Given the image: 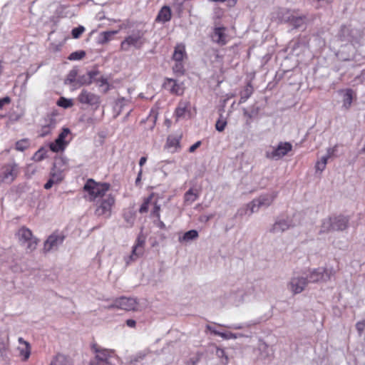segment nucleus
<instances>
[{"instance_id": "1", "label": "nucleus", "mask_w": 365, "mask_h": 365, "mask_svg": "<svg viewBox=\"0 0 365 365\" xmlns=\"http://www.w3.org/2000/svg\"><path fill=\"white\" fill-rule=\"evenodd\" d=\"M349 217L339 215L328 217L322 222L319 234L330 232H342L349 227Z\"/></svg>"}, {"instance_id": "2", "label": "nucleus", "mask_w": 365, "mask_h": 365, "mask_svg": "<svg viewBox=\"0 0 365 365\" xmlns=\"http://www.w3.org/2000/svg\"><path fill=\"white\" fill-rule=\"evenodd\" d=\"M277 196V192L262 195L259 197L254 199L250 203L247 204V208L238 210L236 215L242 216L246 214L248 208L250 210V214L258 212V210L262 207L267 208L272 203Z\"/></svg>"}, {"instance_id": "3", "label": "nucleus", "mask_w": 365, "mask_h": 365, "mask_svg": "<svg viewBox=\"0 0 365 365\" xmlns=\"http://www.w3.org/2000/svg\"><path fill=\"white\" fill-rule=\"evenodd\" d=\"M363 33L360 29L349 26H342L337 34V37L342 43H350L352 45L358 44L362 38Z\"/></svg>"}, {"instance_id": "4", "label": "nucleus", "mask_w": 365, "mask_h": 365, "mask_svg": "<svg viewBox=\"0 0 365 365\" xmlns=\"http://www.w3.org/2000/svg\"><path fill=\"white\" fill-rule=\"evenodd\" d=\"M109 188L110 185L108 183H98L93 179L88 180L83 187V189L88 192L91 200H95L97 197L104 196Z\"/></svg>"}, {"instance_id": "5", "label": "nucleus", "mask_w": 365, "mask_h": 365, "mask_svg": "<svg viewBox=\"0 0 365 365\" xmlns=\"http://www.w3.org/2000/svg\"><path fill=\"white\" fill-rule=\"evenodd\" d=\"M16 235L20 245L25 247L28 252H32L36 248L38 240L33 236L29 229L22 227L18 230Z\"/></svg>"}, {"instance_id": "6", "label": "nucleus", "mask_w": 365, "mask_h": 365, "mask_svg": "<svg viewBox=\"0 0 365 365\" xmlns=\"http://www.w3.org/2000/svg\"><path fill=\"white\" fill-rule=\"evenodd\" d=\"M143 34L140 31L133 33L121 42V49L129 51L131 47L139 49L144 44Z\"/></svg>"}, {"instance_id": "7", "label": "nucleus", "mask_w": 365, "mask_h": 365, "mask_svg": "<svg viewBox=\"0 0 365 365\" xmlns=\"http://www.w3.org/2000/svg\"><path fill=\"white\" fill-rule=\"evenodd\" d=\"M335 271L333 268L319 267L313 269L307 277L308 282H318L320 281L326 282L329 280L334 275Z\"/></svg>"}, {"instance_id": "8", "label": "nucleus", "mask_w": 365, "mask_h": 365, "mask_svg": "<svg viewBox=\"0 0 365 365\" xmlns=\"http://www.w3.org/2000/svg\"><path fill=\"white\" fill-rule=\"evenodd\" d=\"M292 145L288 142H281L277 146L273 148L271 151L267 150L265 153L267 158L272 160H279L286 155L288 152L292 150Z\"/></svg>"}, {"instance_id": "9", "label": "nucleus", "mask_w": 365, "mask_h": 365, "mask_svg": "<svg viewBox=\"0 0 365 365\" xmlns=\"http://www.w3.org/2000/svg\"><path fill=\"white\" fill-rule=\"evenodd\" d=\"M307 277L302 276H293L287 284V288L294 294H297L304 291L308 284Z\"/></svg>"}, {"instance_id": "10", "label": "nucleus", "mask_w": 365, "mask_h": 365, "mask_svg": "<svg viewBox=\"0 0 365 365\" xmlns=\"http://www.w3.org/2000/svg\"><path fill=\"white\" fill-rule=\"evenodd\" d=\"M144 244L145 240L139 236L137 238L136 244L132 248L131 254L128 257H125V261L127 266L136 261L143 255Z\"/></svg>"}, {"instance_id": "11", "label": "nucleus", "mask_w": 365, "mask_h": 365, "mask_svg": "<svg viewBox=\"0 0 365 365\" xmlns=\"http://www.w3.org/2000/svg\"><path fill=\"white\" fill-rule=\"evenodd\" d=\"M115 202L114 198L111 195H108L103 199L100 205L96 209V214L98 216L110 217L111 214V207Z\"/></svg>"}, {"instance_id": "12", "label": "nucleus", "mask_w": 365, "mask_h": 365, "mask_svg": "<svg viewBox=\"0 0 365 365\" xmlns=\"http://www.w3.org/2000/svg\"><path fill=\"white\" fill-rule=\"evenodd\" d=\"M78 100L81 103L98 107L100 104V97L88 91L83 89L79 94Z\"/></svg>"}, {"instance_id": "13", "label": "nucleus", "mask_w": 365, "mask_h": 365, "mask_svg": "<svg viewBox=\"0 0 365 365\" xmlns=\"http://www.w3.org/2000/svg\"><path fill=\"white\" fill-rule=\"evenodd\" d=\"M64 238L65 236L61 233H53L44 242L43 250L47 252L56 250L63 243Z\"/></svg>"}, {"instance_id": "14", "label": "nucleus", "mask_w": 365, "mask_h": 365, "mask_svg": "<svg viewBox=\"0 0 365 365\" xmlns=\"http://www.w3.org/2000/svg\"><path fill=\"white\" fill-rule=\"evenodd\" d=\"M292 226V221L289 219L278 218L269 228V232L273 235H279L288 230Z\"/></svg>"}, {"instance_id": "15", "label": "nucleus", "mask_w": 365, "mask_h": 365, "mask_svg": "<svg viewBox=\"0 0 365 365\" xmlns=\"http://www.w3.org/2000/svg\"><path fill=\"white\" fill-rule=\"evenodd\" d=\"M70 133V130L68 128H63L61 133L58 135V138L53 143H50L49 147L51 150L55 153L63 150L66 145L65 138Z\"/></svg>"}, {"instance_id": "16", "label": "nucleus", "mask_w": 365, "mask_h": 365, "mask_svg": "<svg viewBox=\"0 0 365 365\" xmlns=\"http://www.w3.org/2000/svg\"><path fill=\"white\" fill-rule=\"evenodd\" d=\"M257 359L262 361H269L273 354L272 349L264 341H259L255 350Z\"/></svg>"}, {"instance_id": "17", "label": "nucleus", "mask_w": 365, "mask_h": 365, "mask_svg": "<svg viewBox=\"0 0 365 365\" xmlns=\"http://www.w3.org/2000/svg\"><path fill=\"white\" fill-rule=\"evenodd\" d=\"M118 309L133 311L136 309L137 302L134 298L122 297L116 299Z\"/></svg>"}, {"instance_id": "18", "label": "nucleus", "mask_w": 365, "mask_h": 365, "mask_svg": "<svg viewBox=\"0 0 365 365\" xmlns=\"http://www.w3.org/2000/svg\"><path fill=\"white\" fill-rule=\"evenodd\" d=\"M19 346L17 351H19V356L21 357L23 361H26L31 354V346L30 344L25 341L22 337L18 339Z\"/></svg>"}, {"instance_id": "19", "label": "nucleus", "mask_w": 365, "mask_h": 365, "mask_svg": "<svg viewBox=\"0 0 365 365\" xmlns=\"http://www.w3.org/2000/svg\"><path fill=\"white\" fill-rule=\"evenodd\" d=\"M92 349L96 353V357L94 359L105 362H108V359L113 353L111 350L102 349L97 344H93Z\"/></svg>"}, {"instance_id": "20", "label": "nucleus", "mask_w": 365, "mask_h": 365, "mask_svg": "<svg viewBox=\"0 0 365 365\" xmlns=\"http://www.w3.org/2000/svg\"><path fill=\"white\" fill-rule=\"evenodd\" d=\"M56 120L53 115H48L45 118V124L42 126L40 136L44 137L51 133L56 126Z\"/></svg>"}, {"instance_id": "21", "label": "nucleus", "mask_w": 365, "mask_h": 365, "mask_svg": "<svg viewBox=\"0 0 365 365\" xmlns=\"http://www.w3.org/2000/svg\"><path fill=\"white\" fill-rule=\"evenodd\" d=\"M224 27L215 28L213 35L212 36V41L219 45L223 46L227 43V36L224 32Z\"/></svg>"}, {"instance_id": "22", "label": "nucleus", "mask_w": 365, "mask_h": 365, "mask_svg": "<svg viewBox=\"0 0 365 365\" xmlns=\"http://www.w3.org/2000/svg\"><path fill=\"white\" fill-rule=\"evenodd\" d=\"M170 19H171L170 8L168 6H163L156 17V21L165 23V22L169 21L170 20Z\"/></svg>"}, {"instance_id": "23", "label": "nucleus", "mask_w": 365, "mask_h": 365, "mask_svg": "<svg viewBox=\"0 0 365 365\" xmlns=\"http://www.w3.org/2000/svg\"><path fill=\"white\" fill-rule=\"evenodd\" d=\"M163 87L168 89L172 93L179 95V86L177 84L176 81L173 78H166L163 83Z\"/></svg>"}, {"instance_id": "24", "label": "nucleus", "mask_w": 365, "mask_h": 365, "mask_svg": "<svg viewBox=\"0 0 365 365\" xmlns=\"http://www.w3.org/2000/svg\"><path fill=\"white\" fill-rule=\"evenodd\" d=\"M50 365H71V364L66 356L58 354L51 361Z\"/></svg>"}, {"instance_id": "25", "label": "nucleus", "mask_w": 365, "mask_h": 365, "mask_svg": "<svg viewBox=\"0 0 365 365\" xmlns=\"http://www.w3.org/2000/svg\"><path fill=\"white\" fill-rule=\"evenodd\" d=\"M185 55V48L182 44H178L175 46L173 58L175 61H182Z\"/></svg>"}, {"instance_id": "26", "label": "nucleus", "mask_w": 365, "mask_h": 365, "mask_svg": "<svg viewBox=\"0 0 365 365\" xmlns=\"http://www.w3.org/2000/svg\"><path fill=\"white\" fill-rule=\"evenodd\" d=\"M198 237V232L195 230H191L186 232L182 237H179V242H190Z\"/></svg>"}, {"instance_id": "27", "label": "nucleus", "mask_w": 365, "mask_h": 365, "mask_svg": "<svg viewBox=\"0 0 365 365\" xmlns=\"http://www.w3.org/2000/svg\"><path fill=\"white\" fill-rule=\"evenodd\" d=\"M9 344V335L6 332L0 333V356H2L4 353L8 348Z\"/></svg>"}, {"instance_id": "28", "label": "nucleus", "mask_w": 365, "mask_h": 365, "mask_svg": "<svg viewBox=\"0 0 365 365\" xmlns=\"http://www.w3.org/2000/svg\"><path fill=\"white\" fill-rule=\"evenodd\" d=\"M213 334L215 335L221 336L224 339H237L238 337L249 336V335H245L242 334H234L232 332H220L218 331H213Z\"/></svg>"}, {"instance_id": "29", "label": "nucleus", "mask_w": 365, "mask_h": 365, "mask_svg": "<svg viewBox=\"0 0 365 365\" xmlns=\"http://www.w3.org/2000/svg\"><path fill=\"white\" fill-rule=\"evenodd\" d=\"M117 34L116 31H104L100 34L98 42L100 44H105L108 41H109L111 38V37Z\"/></svg>"}, {"instance_id": "30", "label": "nucleus", "mask_w": 365, "mask_h": 365, "mask_svg": "<svg viewBox=\"0 0 365 365\" xmlns=\"http://www.w3.org/2000/svg\"><path fill=\"white\" fill-rule=\"evenodd\" d=\"M77 75H78V69L76 68H73L68 73V75L64 81V83L69 84V85L73 83L74 85H77L76 84Z\"/></svg>"}, {"instance_id": "31", "label": "nucleus", "mask_w": 365, "mask_h": 365, "mask_svg": "<svg viewBox=\"0 0 365 365\" xmlns=\"http://www.w3.org/2000/svg\"><path fill=\"white\" fill-rule=\"evenodd\" d=\"M188 102H180L179 106L175 110V115L178 118L185 116V114L187 110Z\"/></svg>"}, {"instance_id": "32", "label": "nucleus", "mask_w": 365, "mask_h": 365, "mask_svg": "<svg viewBox=\"0 0 365 365\" xmlns=\"http://www.w3.org/2000/svg\"><path fill=\"white\" fill-rule=\"evenodd\" d=\"M305 24V17L304 16H293L292 17V21L290 24L294 29L302 28Z\"/></svg>"}, {"instance_id": "33", "label": "nucleus", "mask_w": 365, "mask_h": 365, "mask_svg": "<svg viewBox=\"0 0 365 365\" xmlns=\"http://www.w3.org/2000/svg\"><path fill=\"white\" fill-rule=\"evenodd\" d=\"M353 91L351 89H348L346 91V93L344 95V106L348 109L351 105L353 100Z\"/></svg>"}, {"instance_id": "34", "label": "nucleus", "mask_w": 365, "mask_h": 365, "mask_svg": "<svg viewBox=\"0 0 365 365\" xmlns=\"http://www.w3.org/2000/svg\"><path fill=\"white\" fill-rule=\"evenodd\" d=\"M197 194L194 192L192 189L187 190L184 196L185 202L188 204H192L197 199Z\"/></svg>"}, {"instance_id": "35", "label": "nucleus", "mask_w": 365, "mask_h": 365, "mask_svg": "<svg viewBox=\"0 0 365 365\" xmlns=\"http://www.w3.org/2000/svg\"><path fill=\"white\" fill-rule=\"evenodd\" d=\"M85 56H86V52L84 51H77L71 53L69 55V56L68 57V59L70 61L81 60L83 58H84Z\"/></svg>"}, {"instance_id": "36", "label": "nucleus", "mask_w": 365, "mask_h": 365, "mask_svg": "<svg viewBox=\"0 0 365 365\" xmlns=\"http://www.w3.org/2000/svg\"><path fill=\"white\" fill-rule=\"evenodd\" d=\"M29 141L28 139H22L16 143V149L19 151H24L29 147Z\"/></svg>"}, {"instance_id": "37", "label": "nucleus", "mask_w": 365, "mask_h": 365, "mask_svg": "<svg viewBox=\"0 0 365 365\" xmlns=\"http://www.w3.org/2000/svg\"><path fill=\"white\" fill-rule=\"evenodd\" d=\"M46 150L43 148H41L38 151H36L34 156L33 160L35 161L39 162L45 158L46 154Z\"/></svg>"}, {"instance_id": "38", "label": "nucleus", "mask_w": 365, "mask_h": 365, "mask_svg": "<svg viewBox=\"0 0 365 365\" xmlns=\"http://www.w3.org/2000/svg\"><path fill=\"white\" fill-rule=\"evenodd\" d=\"M57 105L62 108H68L73 106V102L71 99H67L64 97H61L57 102Z\"/></svg>"}, {"instance_id": "39", "label": "nucleus", "mask_w": 365, "mask_h": 365, "mask_svg": "<svg viewBox=\"0 0 365 365\" xmlns=\"http://www.w3.org/2000/svg\"><path fill=\"white\" fill-rule=\"evenodd\" d=\"M91 83V82L90 81V77L87 73L80 76L77 78L76 84L79 86L83 85H90Z\"/></svg>"}, {"instance_id": "40", "label": "nucleus", "mask_w": 365, "mask_h": 365, "mask_svg": "<svg viewBox=\"0 0 365 365\" xmlns=\"http://www.w3.org/2000/svg\"><path fill=\"white\" fill-rule=\"evenodd\" d=\"M279 15L282 21H284V22H289V24L292 21V17L294 16L290 13L289 11L285 9L282 10L279 13Z\"/></svg>"}, {"instance_id": "41", "label": "nucleus", "mask_w": 365, "mask_h": 365, "mask_svg": "<svg viewBox=\"0 0 365 365\" xmlns=\"http://www.w3.org/2000/svg\"><path fill=\"white\" fill-rule=\"evenodd\" d=\"M180 144V139L175 137H168L167 140L166 145L168 148H174L175 150Z\"/></svg>"}, {"instance_id": "42", "label": "nucleus", "mask_w": 365, "mask_h": 365, "mask_svg": "<svg viewBox=\"0 0 365 365\" xmlns=\"http://www.w3.org/2000/svg\"><path fill=\"white\" fill-rule=\"evenodd\" d=\"M154 195V193H152L148 198L145 199L143 203L141 205L139 209V212L140 213H145L148 212L150 202Z\"/></svg>"}, {"instance_id": "43", "label": "nucleus", "mask_w": 365, "mask_h": 365, "mask_svg": "<svg viewBox=\"0 0 365 365\" xmlns=\"http://www.w3.org/2000/svg\"><path fill=\"white\" fill-rule=\"evenodd\" d=\"M226 125H227L226 120L222 119V115H220V118L216 122L215 128L217 131L222 132L225 130Z\"/></svg>"}, {"instance_id": "44", "label": "nucleus", "mask_w": 365, "mask_h": 365, "mask_svg": "<svg viewBox=\"0 0 365 365\" xmlns=\"http://www.w3.org/2000/svg\"><path fill=\"white\" fill-rule=\"evenodd\" d=\"M37 168L36 166L32 164L28 165L25 170V175L27 178H31L36 173Z\"/></svg>"}, {"instance_id": "45", "label": "nucleus", "mask_w": 365, "mask_h": 365, "mask_svg": "<svg viewBox=\"0 0 365 365\" xmlns=\"http://www.w3.org/2000/svg\"><path fill=\"white\" fill-rule=\"evenodd\" d=\"M173 70L175 73L182 75L184 73V67L181 61H175L173 67Z\"/></svg>"}, {"instance_id": "46", "label": "nucleus", "mask_w": 365, "mask_h": 365, "mask_svg": "<svg viewBox=\"0 0 365 365\" xmlns=\"http://www.w3.org/2000/svg\"><path fill=\"white\" fill-rule=\"evenodd\" d=\"M85 28L83 26H79L76 28H74L72 31V36L74 38H78L84 32Z\"/></svg>"}, {"instance_id": "47", "label": "nucleus", "mask_w": 365, "mask_h": 365, "mask_svg": "<svg viewBox=\"0 0 365 365\" xmlns=\"http://www.w3.org/2000/svg\"><path fill=\"white\" fill-rule=\"evenodd\" d=\"M253 93V88L250 83H248L245 89L241 92V95L247 98V99L252 96Z\"/></svg>"}, {"instance_id": "48", "label": "nucleus", "mask_w": 365, "mask_h": 365, "mask_svg": "<svg viewBox=\"0 0 365 365\" xmlns=\"http://www.w3.org/2000/svg\"><path fill=\"white\" fill-rule=\"evenodd\" d=\"M50 178L53 180L54 183H58L63 180V175L61 172L51 173Z\"/></svg>"}, {"instance_id": "49", "label": "nucleus", "mask_w": 365, "mask_h": 365, "mask_svg": "<svg viewBox=\"0 0 365 365\" xmlns=\"http://www.w3.org/2000/svg\"><path fill=\"white\" fill-rule=\"evenodd\" d=\"M356 330H357L359 336H361L365 329V321L362 320V321L357 322L356 324Z\"/></svg>"}, {"instance_id": "50", "label": "nucleus", "mask_w": 365, "mask_h": 365, "mask_svg": "<svg viewBox=\"0 0 365 365\" xmlns=\"http://www.w3.org/2000/svg\"><path fill=\"white\" fill-rule=\"evenodd\" d=\"M160 206L157 204V202H155L154 207L152 211V215L157 217L158 220H159L160 215Z\"/></svg>"}, {"instance_id": "51", "label": "nucleus", "mask_w": 365, "mask_h": 365, "mask_svg": "<svg viewBox=\"0 0 365 365\" xmlns=\"http://www.w3.org/2000/svg\"><path fill=\"white\" fill-rule=\"evenodd\" d=\"M216 354L220 358L225 357V361L224 362L225 364H227L228 362V358L226 356L225 352V351L223 349H217V351H216Z\"/></svg>"}, {"instance_id": "52", "label": "nucleus", "mask_w": 365, "mask_h": 365, "mask_svg": "<svg viewBox=\"0 0 365 365\" xmlns=\"http://www.w3.org/2000/svg\"><path fill=\"white\" fill-rule=\"evenodd\" d=\"M10 102H11V98L9 96H6L4 98H1L0 99V110H1L5 105L10 103Z\"/></svg>"}, {"instance_id": "53", "label": "nucleus", "mask_w": 365, "mask_h": 365, "mask_svg": "<svg viewBox=\"0 0 365 365\" xmlns=\"http://www.w3.org/2000/svg\"><path fill=\"white\" fill-rule=\"evenodd\" d=\"M88 76L90 77V81L92 83L93 80L99 74V71L96 69L88 71Z\"/></svg>"}, {"instance_id": "54", "label": "nucleus", "mask_w": 365, "mask_h": 365, "mask_svg": "<svg viewBox=\"0 0 365 365\" xmlns=\"http://www.w3.org/2000/svg\"><path fill=\"white\" fill-rule=\"evenodd\" d=\"M124 218L127 222L130 225H133L134 222V217L131 213H125L124 214Z\"/></svg>"}, {"instance_id": "55", "label": "nucleus", "mask_w": 365, "mask_h": 365, "mask_svg": "<svg viewBox=\"0 0 365 365\" xmlns=\"http://www.w3.org/2000/svg\"><path fill=\"white\" fill-rule=\"evenodd\" d=\"M128 100L125 99L123 97H120V98H118V100L116 101V105L119 106L120 108H122L123 106H125L126 104V103H128Z\"/></svg>"}, {"instance_id": "56", "label": "nucleus", "mask_w": 365, "mask_h": 365, "mask_svg": "<svg viewBox=\"0 0 365 365\" xmlns=\"http://www.w3.org/2000/svg\"><path fill=\"white\" fill-rule=\"evenodd\" d=\"M90 365H110V364L109 362H105L103 361H101L96 359H93L92 361H91Z\"/></svg>"}, {"instance_id": "57", "label": "nucleus", "mask_w": 365, "mask_h": 365, "mask_svg": "<svg viewBox=\"0 0 365 365\" xmlns=\"http://www.w3.org/2000/svg\"><path fill=\"white\" fill-rule=\"evenodd\" d=\"M326 168V165L324 164V162L317 161L315 165V168L317 170L323 171Z\"/></svg>"}, {"instance_id": "58", "label": "nucleus", "mask_w": 365, "mask_h": 365, "mask_svg": "<svg viewBox=\"0 0 365 365\" xmlns=\"http://www.w3.org/2000/svg\"><path fill=\"white\" fill-rule=\"evenodd\" d=\"M336 151V146H334L333 148H329L327 150V156L328 158H331L332 155H334V153Z\"/></svg>"}, {"instance_id": "59", "label": "nucleus", "mask_w": 365, "mask_h": 365, "mask_svg": "<svg viewBox=\"0 0 365 365\" xmlns=\"http://www.w3.org/2000/svg\"><path fill=\"white\" fill-rule=\"evenodd\" d=\"M250 326H251V324H245L244 325H232V326L228 327V328L234 329H243L245 327H250Z\"/></svg>"}, {"instance_id": "60", "label": "nucleus", "mask_w": 365, "mask_h": 365, "mask_svg": "<svg viewBox=\"0 0 365 365\" xmlns=\"http://www.w3.org/2000/svg\"><path fill=\"white\" fill-rule=\"evenodd\" d=\"M201 145V141H197L195 143H194L192 145H191L189 148V152L193 153L195 151V150L199 148Z\"/></svg>"}, {"instance_id": "61", "label": "nucleus", "mask_w": 365, "mask_h": 365, "mask_svg": "<svg viewBox=\"0 0 365 365\" xmlns=\"http://www.w3.org/2000/svg\"><path fill=\"white\" fill-rule=\"evenodd\" d=\"M165 220H172L173 218V211L170 209H168L165 213Z\"/></svg>"}, {"instance_id": "62", "label": "nucleus", "mask_w": 365, "mask_h": 365, "mask_svg": "<svg viewBox=\"0 0 365 365\" xmlns=\"http://www.w3.org/2000/svg\"><path fill=\"white\" fill-rule=\"evenodd\" d=\"M54 182L53 180L49 178V180L47 181V182L44 185V188L46 190H48L52 187V186L54 185Z\"/></svg>"}, {"instance_id": "63", "label": "nucleus", "mask_w": 365, "mask_h": 365, "mask_svg": "<svg viewBox=\"0 0 365 365\" xmlns=\"http://www.w3.org/2000/svg\"><path fill=\"white\" fill-rule=\"evenodd\" d=\"M104 308L107 309H114V308L118 309L117 299H115L113 304H110V305H108L107 307H104Z\"/></svg>"}, {"instance_id": "64", "label": "nucleus", "mask_w": 365, "mask_h": 365, "mask_svg": "<svg viewBox=\"0 0 365 365\" xmlns=\"http://www.w3.org/2000/svg\"><path fill=\"white\" fill-rule=\"evenodd\" d=\"M99 81L101 82V85L100 86H103V85H106L107 86L106 89H105V92H106L107 91H108L109 88H108V81H107V79L106 78H101V79L99 80Z\"/></svg>"}]
</instances>
